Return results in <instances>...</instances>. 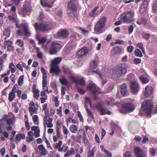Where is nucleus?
Here are the masks:
<instances>
[{
  "mask_svg": "<svg viewBox=\"0 0 157 157\" xmlns=\"http://www.w3.org/2000/svg\"><path fill=\"white\" fill-rule=\"evenodd\" d=\"M78 2L76 0H71L68 3L67 11L68 15L71 17H76L75 11L77 9Z\"/></svg>",
  "mask_w": 157,
  "mask_h": 157,
  "instance_id": "nucleus-1",
  "label": "nucleus"
},
{
  "mask_svg": "<svg viewBox=\"0 0 157 157\" xmlns=\"http://www.w3.org/2000/svg\"><path fill=\"white\" fill-rule=\"evenodd\" d=\"M135 13L133 11H125L121 16V20L124 23H129L134 21Z\"/></svg>",
  "mask_w": 157,
  "mask_h": 157,
  "instance_id": "nucleus-2",
  "label": "nucleus"
},
{
  "mask_svg": "<svg viewBox=\"0 0 157 157\" xmlns=\"http://www.w3.org/2000/svg\"><path fill=\"white\" fill-rule=\"evenodd\" d=\"M62 60V58L60 57L55 58L52 61V64L51 66L50 71V73H54L56 75H58L60 71V70L57 66Z\"/></svg>",
  "mask_w": 157,
  "mask_h": 157,
  "instance_id": "nucleus-3",
  "label": "nucleus"
},
{
  "mask_svg": "<svg viewBox=\"0 0 157 157\" xmlns=\"http://www.w3.org/2000/svg\"><path fill=\"white\" fill-rule=\"evenodd\" d=\"M36 30H40L42 31H45L50 30L51 28V24L48 23H42L39 25L36 23L34 25Z\"/></svg>",
  "mask_w": 157,
  "mask_h": 157,
  "instance_id": "nucleus-4",
  "label": "nucleus"
},
{
  "mask_svg": "<svg viewBox=\"0 0 157 157\" xmlns=\"http://www.w3.org/2000/svg\"><path fill=\"white\" fill-rule=\"evenodd\" d=\"M153 105L150 101L146 100L142 104L144 112L147 115L150 114L152 112Z\"/></svg>",
  "mask_w": 157,
  "mask_h": 157,
  "instance_id": "nucleus-5",
  "label": "nucleus"
},
{
  "mask_svg": "<svg viewBox=\"0 0 157 157\" xmlns=\"http://www.w3.org/2000/svg\"><path fill=\"white\" fill-rule=\"evenodd\" d=\"M87 88L89 90L94 94V97L95 99H97V97L95 94L101 93L102 92L101 90L98 87L96 86L95 84L93 83L88 84Z\"/></svg>",
  "mask_w": 157,
  "mask_h": 157,
  "instance_id": "nucleus-6",
  "label": "nucleus"
},
{
  "mask_svg": "<svg viewBox=\"0 0 157 157\" xmlns=\"http://www.w3.org/2000/svg\"><path fill=\"white\" fill-rule=\"evenodd\" d=\"M127 70L124 66L120 65L116 68L113 73L116 75L117 77H120L124 75L127 72Z\"/></svg>",
  "mask_w": 157,
  "mask_h": 157,
  "instance_id": "nucleus-7",
  "label": "nucleus"
},
{
  "mask_svg": "<svg viewBox=\"0 0 157 157\" xmlns=\"http://www.w3.org/2000/svg\"><path fill=\"white\" fill-rule=\"evenodd\" d=\"M106 17L103 16L97 23L95 25L94 29L95 31L99 32L104 27L105 25Z\"/></svg>",
  "mask_w": 157,
  "mask_h": 157,
  "instance_id": "nucleus-8",
  "label": "nucleus"
},
{
  "mask_svg": "<svg viewBox=\"0 0 157 157\" xmlns=\"http://www.w3.org/2000/svg\"><path fill=\"white\" fill-rule=\"evenodd\" d=\"M134 154L136 157H146L147 156L146 152L138 147H134Z\"/></svg>",
  "mask_w": 157,
  "mask_h": 157,
  "instance_id": "nucleus-9",
  "label": "nucleus"
},
{
  "mask_svg": "<svg viewBox=\"0 0 157 157\" xmlns=\"http://www.w3.org/2000/svg\"><path fill=\"white\" fill-rule=\"evenodd\" d=\"M61 45L59 43L56 42L52 43L49 53L51 55H53L56 54L57 52V50L61 48Z\"/></svg>",
  "mask_w": 157,
  "mask_h": 157,
  "instance_id": "nucleus-10",
  "label": "nucleus"
},
{
  "mask_svg": "<svg viewBox=\"0 0 157 157\" xmlns=\"http://www.w3.org/2000/svg\"><path fill=\"white\" fill-rule=\"evenodd\" d=\"M70 79L76 84L79 83L81 86H84L86 84L85 79L84 77L78 79L73 76H71Z\"/></svg>",
  "mask_w": 157,
  "mask_h": 157,
  "instance_id": "nucleus-11",
  "label": "nucleus"
},
{
  "mask_svg": "<svg viewBox=\"0 0 157 157\" xmlns=\"http://www.w3.org/2000/svg\"><path fill=\"white\" fill-rule=\"evenodd\" d=\"M30 106L29 107V110L30 114L32 115L34 113H37L38 106L37 105H35L33 102H31L29 104Z\"/></svg>",
  "mask_w": 157,
  "mask_h": 157,
  "instance_id": "nucleus-12",
  "label": "nucleus"
},
{
  "mask_svg": "<svg viewBox=\"0 0 157 157\" xmlns=\"http://www.w3.org/2000/svg\"><path fill=\"white\" fill-rule=\"evenodd\" d=\"M131 87L132 92L134 93H137L140 89V87L138 82L136 81L131 82Z\"/></svg>",
  "mask_w": 157,
  "mask_h": 157,
  "instance_id": "nucleus-13",
  "label": "nucleus"
},
{
  "mask_svg": "<svg viewBox=\"0 0 157 157\" xmlns=\"http://www.w3.org/2000/svg\"><path fill=\"white\" fill-rule=\"evenodd\" d=\"M58 36L59 39H63L66 38L69 35L68 31L66 30H60L58 33Z\"/></svg>",
  "mask_w": 157,
  "mask_h": 157,
  "instance_id": "nucleus-14",
  "label": "nucleus"
},
{
  "mask_svg": "<svg viewBox=\"0 0 157 157\" xmlns=\"http://www.w3.org/2000/svg\"><path fill=\"white\" fill-rule=\"evenodd\" d=\"M53 120L52 118L49 117L47 119V117H45L44 118V126L46 127V125L47 126V128H51L53 127V124L52 123Z\"/></svg>",
  "mask_w": 157,
  "mask_h": 157,
  "instance_id": "nucleus-15",
  "label": "nucleus"
},
{
  "mask_svg": "<svg viewBox=\"0 0 157 157\" xmlns=\"http://www.w3.org/2000/svg\"><path fill=\"white\" fill-rule=\"evenodd\" d=\"M32 10V7L28 2H25L21 10L25 13H27L30 12Z\"/></svg>",
  "mask_w": 157,
  "mask_h": 157,
  "instance_id": "nucleus-16",
  "label": "nucleus"
},
{
  "mask_svg": "<svg viewBox=\"0 0 157 157\" xmlns=\"http://www.w3.org/2000/svg\"><path fill=\"white\" fill-rule=\"evenodd\" d=\"M134 108V106L131 103H127L124 105V109L127 111L129 112L133 111Z\"/></svg>",
  "mask_w": 157,
  "mask_h": 157,
  "instance_id": "nucleus-17",
  "label": "nucleus"
},
{
  "mask_svg": "<svg viewBox=\"0 0 157 157\" xmlns=\"http://www.w3.org/2000/svg\"><path fill=\"white\" fill-rule=\"evenodd\" d=\"M153 89L152 86H147L145 88L144 94L145 97H147L149 96L153 92Z\"/></svg>",
  "mask_w": 157,
  "mask_h": 157,
  "instance_id": "nucleus-18",
  "label": "nucleus"
},
{
  "mask_svg": "<svg viewBox=\"0 0 157 157\" xmlns=\"http://www.w3.org/2000/svg\"><path fill=\"white\" fill-rule=\"evenodd\" d=\"M88 51L86 47H84L80 50L77 53L78 57L80 58L85 55L87 52Z\"/></svg>",
  "mask_w": 157,
  "mask_h": 157,
  "instance_id": "nucleus-19",
  "label": "nucleus"
},
{
  "mask_svg": "<svg viewBox=\"0 0 157 157\" xmlns=\"http://www.w3.org/2000/svg\"><path fill=\"white\" fill-rule=\"evenodd\" d=\"M38 148L39 149L40 153L41 155H45L47 154V151L43 144L39 145Z\"/></svg>",
  "mask_w": 157,
  "mask_h": 157,
  "instance_id": "nucleus-20",
  "label": "nucleus"
},
{
  "mask_svg": "<svg viewBox=\"0 0 157 157\" xmlns=\"http://www.w3.org/2000/svg\"><path fill=\"white\" fill-rule=\"evenodd\" d=\"M121 89V94L123 96H126L128 95V90L125 84L122 85Z\"/></svg>",
  "mask_w": 157,
  "mask_h": 157,
  "instance_id": "nucleus-21",
  "label": "nucleus"
},
{
  "mask_svg": "<svg viewBox=\"0 0 157 157\" xmlns=\"http://www.w3.org/2000/svg\"><path fill=\"white\" fill-rule=\"evenodd\" d=\"M31 129L34 132V136L36 137L40 136V130L38 126H33L31 127Z\"/></svg>",
  "mask_w": 157,
  "mask_h": 157,
  "instance_id": "nucleus-22",
  "label": "nucleus"
},
{
  "mask_svg": "<svg viewBox=\"0 0 157 157\" xmlns=\"http://www.w3.org/2000/svg\"><path fill=\"white\" fill-rule=\"evenodd\" d=\"M96 107L97 109L100 111L101 115H105L106 114V111L100 104L97 105Z\"/></svg>",
  "mask_w": 157,
  "mask_h": 157,
  "instance_id": "nucleus-23",
  "label": "nucleus"
},
{
  "mask_svg": "<svg viewBox=\"0 0 157 157\" xmlns=\"http://www.w3.org/2000/svg\"><path fill=\"white\" fill-rule=\"evenodd\" d=\"M147 1H145L144 2V4L141 6L140 10V12L141 13L143 14L146 13L147 7V5L145 4H147Z\"/></svg>",
  "mask_w": 157,
  "mask_h": 157,
  "instance_id": "nucleus-24",
  "label": "nucleus"
},
{
  "mask_svg": "<svg viewBox=\"0 0 157 157\" xmlns=\"http://www.w3.org/2000/svg\"><path fill=\"white\" fill-rule=\"evenodd\" d=\"M21 28L25 35L29 36L30 35V33L28 29V26L27 25L25 24L22 25Z\"/></svg>",
  "mask_w": 157,
  "mask_h": 157,
  "instance_id": "nucleus-25",
  "label": "nucleus"
},
{
  "mask_svg": "<svg viewBox=\"0 0 157 157\" xmlns=\"http://www.w3.org/2000/svg\"><path fill=\"white\" fill-rule=\"evenodd\" d=\"M75 150L73 148H71L70 150H68L67 153L64 155V157H68L70 155H73L75 154Z\"/></svg>",
  "mask_w": 157,
  "mask_h": 157,
  "instance_id": "nucleus-26",
  "label": "nucleus"
},
{
  "mask_svg": "<svg viewBox=\"0 0 157 157\" xmlns=\"http://www.w3.org/2000/svg\"><path fill=\"white\" fill-rule=\"evenodd\" d=\"M141 82L143 83H146L148 82L149 79L148 76L143 75L140 77Z\"/></svg>",
  "mask_w": 157,
  "mask_h": 157,
  "instance_id": "nucleus-27",
  "label": "nucleus"
},
{
  "mask_svg": "<svg viewBox=\"0 0 157 157\" xmlns=\"http://www.w3.org/2000/svg\"><path fill=\"white\" fill-rule=\"evenodd\" d=\"M136 23L140 25H146L147 23V21L146 19L142 17L138 20L137 21Z\"/></svg>",
  "mask_w": 157,
  "mask_h": 157,
  "instance_id": "nucleus-28",
  "label": "nucleus"
},
{
  "mask_svg": "<svg viewBox=\"0 0 157 157\" xmlns=\"http://www.w3.org/2000/svg\"><path fill=\"white\" fill-rule=\"evenodd\" d=\"M98 60H94L91 61L90 64V67L93 69L95 68L98 64Z\"/></svg>",
  "mask_w": 157,
  "mask_h": 157,
  "instance_id": "nucleus-29",
  "label": "nucleus"
},
{
  "mask_svg": "<svg viewBox=\"0 0 157 157\" xmlns=\"http://www.w3.org/2000/svg\"><path fill=\"white\" fill-rule=\"evenodd\" d=\"M69 130L72 133H75L78 131V128L76 125L72 124L70 126Z\"/></svg>",
  "mask_w": 157,
  "mask_h": 157,
  "instance_id": "nucleus-30",
  "label": "nucleus"
},
{
  "mask_svg": "<svg viewBox=\"0 0 157 157\" xmlns=\"http://www.w3.org/2000/svg\"><path fill=\"white\" fill-rule=\"evenodd\" d=\"M47 40V39L45 38H40L39 41V44H42V48L45 50H46L47 49V46L46 45H44L43 44Z\"/></svg>",
  "mask_w": 157,
  "mask_h": 157,
  "instance_id": "nucleus-31",
  "label": "nucleus"
},
{
  "mask_svg": "<svg viewBox=\"0 0 157 157\" xmlns=\"http://www.w3.org/2000/svg\"><path fill=\"white\" fill-rule=\"evenodd\" d=\"M12 42L10 40H5L3 43L4 48L6 49L8 46H10L11 45H12Z\"/></svg>",
  "mask_w": 157,
  "mask_h": 157,
  "instance_id": "nucleus-32",
  "label": "nucleus"
},
{
  "mask_svg": "<svg viewBox=\"0 0 157 157\" xmlns=\"http://www.w3.org/2000/svg\"><path fill=\"white\" fill-rule=\"evenodd\" d=\"M96 147H93L91 151H89V152L87 153V155H89L90 156L93 157L94 155V153L96 151Z\"/></svg>",
  "mask_w": 157,
  "mask_h": 157,
  "instance_id": "nucleus-33",
  "label": "nucleus"
},
{
  "mask_svg": "<svg viewBox=\"0 0 157 157\" xmlns=\"http://www.w3.org/2000/svg\"><path fill=\"white\" fill-rule=\"evenodd\" d=\"M9 68L10 69H11V73H13L15 72L16 71V67L13 63L12 62L10 63L9 66Z\"/></svg>",
  "mask_w": 157,
  "mask_h": 157,
  "instance_id": "nucleus-34",
  "label": "nucleus"
},
{
  "mask_svg": "<svg viewBox=\"0 0 157 157\" xmlns=\"http://www.w3.org/2000/svg\"><path fill=\"white\" fill-rule=\"evenodd\" d=\"M40 71L42 73V75H43V79H47V73L46 72V71L44 69L41 67L40 68Z\"/></svg>",
  "mask_w": 157,
  "mask_h": 157,
  "instance_id": "nucleus-35",
  "label": "nucleus"
},
{
  "mask_svg": "<svg viewBox=\"0 0 157 157\" xmlns=\"http://www.w3.org/2000/svg\"><path fill=\"white\" fill-rule=\"evenodd\" d=\"M15 94L13 92H10L9 94L8 100L10 101H12L14 98Z\"/></svg>",
  "mask_w": 157,
  "mask_h": 157,
  "instance_id": "nucleus-36",
  "label": "nucleus"
},
{
  "mask_svg": "<svg viewBox=\"0 0 157 157\" xmlns=\"http://www.w3.org/2000/svg\"><path fill=\"white\" fill-rule=\"evenodd\" d=\"M16 43L18 46L22 48L24 46V41L20 39L17 40Z\"/></svg>",
  "mask_w": 157,
  "mask_h": 157,
  "instance_id": "nucleus-37",
  "label": "nucleus"
},
{
  "mask_svg": "<svg viewBox=\"0 0 157 157\" xmlns=\"http://www.w3.org/2000/svg\"><path fill=\"white\" fill-rule=\"evenodd\" d=\"M25 136L24 134H19L16 135V139L20 141L21 139H23L25 138Z\"/></svg>",
  "mask_w": 157,
  "mask_h": 157,
  "instance_id": "nucleus-38",
  "label": "nucleus"
},
{
  "mask_svg": "<svg viewBox=\"0 0 157 157\" xmlns=\"http://www.w3.org/2000/svg\"><path fill=\"white\" fill-rule=\"evenodd\" d=\"M33 120L34 123L35 125H38L39 123L38 122V116L36 115H33Z\"/></svg>",
  "mask_w": 157,
  "mask_h": 157,
  "instance_id": "nucleus-39",
  "label": "nucleus"
},
{
  "mask_svg": "<svg viewBox=\"0 0 157 157\" xmlns=\"http://www.w3.org/2000/svg\"><path fill=\"white\" fill-rule=\"evenodd\" d=\"M136 46L141 50L144 54L145 53L144 48L143 47V44L142 43H140L137 44L136 45Z\"/></svg>",
  "mask_w": 157,
  "mask_h": 157,
  "instance_id": "nucleus-40",
  "label": "nucleus"
},
{
  "mask_svg": "<svg viewBox=\"0 0 157 157\" xmlns=\"http://www.w3.org/2000/svg\"><path fill=\"white\" fill-rule=\"evenodd\" d=\"M135 55L136 56L139 57H142L143 55L141 51L138 49H136L135 51Z\"/></svg>",
  "mask_w": 157,
  "mask_h": 157,
  "instance_id": "nucleus-41",
  "label": "nucleus"
},
{
  "mask_svg": "<svg viewBox=\"0 0 157 157\" xmlns=\"http://www.w3.org/2000/svg\"><path fill=\"white\" fill-rule=\"evenodd\" d=\"M10 29L7 28L4 31V35L8 37L10 35Z\"/></svg>",
  "mask_w": 157,
  "mask_h": 157,
  "instance_id": "nucleus-42",
  "label": "nucleus"
},
{
  "mask_svg": "<svg viewBox=\"0 0 157 157\" xmlns=\"http://www.w3.org/2000/svg\"><path fill=\"white\" fill-rule=\"evenodd\" d=\"M77 134L78 138L80 139L84 136V133L82 130H79L77 132Z\"/></svg>",
  "mask_w": 157,
  "mask_h": 157,
  "instance_id": "nucleus-43",
  "label": "nucleus"
},
{
  "mask_svg": "<svg viewBox=\"0 0 157 157\" xmlns=\"http://www.w3.org/2000/svg\"><path fill=\"white\" fill-rule=\"evenodd\" d=\"M7 57V55L6 54H4L2 56L0 57V63H4V60H5Z\"/></svg>",
  "mask_w": 157,
  "mask_h": 157,
  "instance_id": "nucleus-44",
  "label": "nucleus"
},
{
  "mask_svg": "<svg viewBox=\"0 0 157 157\" xmlns=\"http://www.w3.org/2000/svg\"><path fill=\"white\" fill-rule=\"evenodd\" d=\"M9 20L12 22H17V20L16 18L13 17L12 16H9L8 17Z\"/></svg>",
  "mask_w": 157,
  "mask_h": 157,
  "instance_id": "nucleus-45",
  "label": "nucleus"
},
{
  "mask_svg": "<svg viewBox=\"0 0 157 157\" xmlns=\"http://www.w3.org/2000/svg\"><path fill=\"white\" fill-rule=\"evenodd\" d=\"M33 91L34 92V97L35 98L38 99V97L39 95V90L38 89H37V90H35Z\"/></svg>",
  "mask_w": 157,
  "mask_h": 157,
  "instance_id": "nucleus-46",
  "label": "nucleus"
},
{
  "mask_svg": "<svg viewBox=\"0 0 157 157\" xmlns=\"http://www.w3.org/2000/svg\"><path fill=\"white\" fill-rule=\"evenodd\" d=\"M150 36V34L149 33H143L142 35V37L144 39L147 40H148L149 39Z\"/></svg>",
  "mask_w": 157,
  "mask_h": 157,
  "instance_id": "nucleus-47",
  "label": "nucleus"
},
{
  "mask_svg": "<svg viewBox=\"0 0 157 157\" xmlns=\"http://www.w3.org/2000/svg\"><path fill=\"white\" fill-rule=\"evenodd\" d=\"M60 127L59 126L57 125V128L56 129V132L57 133V136L58 138H60L61 136V132L60 130Z\"/></svg>",
  "mask_w": 157,
  "mask_h": 157,
  "instance_id": "nucleus-48",
  "label": "nucleus"
},
{
  "mask_svg": "<svg viewBox=\"0 0 157 157\" xmlns=\"http://www.w3.org/2000/svg\"><path fill=\"white\" fill-rule=\"evenodd\" d=\"M59 81L61 84L63 85H67V82L65 78L60 79Z\"/></svg>",
  "mask_w": 157,
  "mask_h": 157,
  "instance_id": "nucleus-49",
  "label": "nucleus"
},
{
  "mask_svg": "<svg viewBox=\"0 0 157 157\" xmlns=\"http://www.w3.org/2000/svg\"><path fill=\"white\" fill-rule=\"evenodd\" d=\"M123 157H133L129 151L126 152L123 154Z\"/></svg>",
  "mask_w": 157,
  "mask_h": 157,
  "instance_id": "nucleus-50",
  "label": "nucleus"
},
{
  "mask_svg": "<svg viewBox=\"0 0 157 157\" xmlns=\"http://www.w3.org/2000/svg\"><path fill=\"white\" fill-rule=\"evenodd\" d=\"M86 111L88 115L90 118H91L92 119H93V114L91 111L89 109H86Z\"/></svg>",
  "mask_w": 157,
  "mask_h": 157,
  "instance_id": "nucleus-51",
  "label": "nucleus"
},
{
  "mask_svg": "<svg viewBox=\"0 0 157 157\" xmlns=\"http://www.w3.org/2000/svg\"><path fill=\"white\" fill-rule=\"evenodd\" d=\"M97 9L98 8L97 7L94 8L90 13V15L91 16L94 17L96 16L97 15L95 13V12Z\"/></svg>",
  "mask_w": 157,
  "mask_h": 157,
  "instance_id": "nucleus-52",
  "label": "nucleus"
},
{
  "mask_svg": "<svg viewBox=\"0 0 157 157\" xmlns=\"http://www.w3.org/2000/svg\"><path fill=\"white\" fill-rule=\"evenodd\" d=\"M71 122L73 124H75L76 123V121L75 120L72 119L71 118L69 117L67 120V123H70Z\"/></svg>",
  "mask_w": 157,
  "mask_h": 157,
  "instance_id": "nucleus-53",
  "label": "nucleus"
},
{
  "mask_svg": "<svg viewBox=\"0 0 157 157\" xmlns=\"http://www.w3.org/2000/svg\"><path fill=\"white\" fill-rule=\"evenodd\" d=\"M24 76L23 75L21 76L19 78L18 81V84L19 86H21L22 84L23 81Z\"/></svg>",
  "mask_w": 157,
  "mask_h": 157,
  "instance_id": "nucleus-54",
  "label": "nucleus"
},
{
  "mask_svg": "<svg viewBox=\"0 0 157 157\" xmlns=\"http://www.w3.org/2000/svg\"><path fill=\"white\" fill-rule=\"evenodd\" d=\"M62 141L61 140H60L59 141L58 143H56L55 145V148L58 149L59 147H60L62 144Z\"/></svg>",
  "mask_w": 157,
  "mask_h": 157,
  "instance_id": "nucleus-55",
  "label": "nucleus"
},
{
  "mask_svg": "<svg viewBox=\"0 0 157 157\" xmlns=\"http://www.w3.org/2000/svg\"><path fill=\"white\" fill-rule=\"evenodd\" d=\"M63 131L64 134L65 135H67L69 132L68 129L65 126H63Z\"/></svg>",
  "mask_w": 157,
  "mask_h": 157,
  "instance_id": "nucleus-56",
  "label": "nucleus"
},
{
  "mask_svg": "<svg viewBox=\"0 0 157 157\" xmlns=\"http://www.w3.org/2000/svg\"><path fill=\"white\" fill-rule=\"evenodd\" d=\"M16 67L19 70L21 71L22 72L23 71V70L22 67V66H21V63H18L16 65Z\"/></svg>",
  "mask_w": 157,
  "mask_h": 157,
  "instance_id": "nucleus-57",
  "label": "nucleus"
},
{
  "mask_svg": "<svg viewBox=\"0 0 157 157\" xmlns=\"http://www.w3.org/2000/svg\"><path fill=\"white\" fill-rule=\"evenodd\" d=\"M134 49V47L132 46H129L127 48V50L128 52L130 53L132 52Z\"/></svg>",
  "mask_w": 157,
  "mask_h": 157,
  "instance_id": "nucleus-58",
  "label": "nucleus"
},
{
  "mask_svg": "<svg viewBox=\"0 0 157 157\" xmlns=\"http://www.w3.org/2000/svg\"><path fill=\"white\" fill-rule=\"evenodd\" d=\"M34 140V138L33 136H27L26 137V141L29 142L33 141Z\"/></svg>",
  "mask_w": 157,
  "mask_h": 157,
  "instance_id": "nucleus-59",
  "label": "nucleus"
},
{
  "mask_svg": "<svg viewBox=\"0 0 157 157\" xmlns=\"http://www.w3.org/2000/svg\"><path fill=\"white\" fill-rule=\"evenodd\" d=\"M7 124L8 125H10L13 124V118H9L7 121H6Z\"/></svg>",
  "mask_w": 157,
  "mask_h": 157,
  "instance_id": "nucleus-60",
  "label": "nucleus"
},
{
  "mask_svg": "<svg viewBox=\"0 0 157 157\" xmlns=\"http://www.w3.org/2000/svg\"><path fill=\"white\" fill-rule=\"evenodd\" d=\"M104 152L106 155H107L108 157H111L112 156V153L107 150H106V151H105Z\"/></svg>",
  "mask_w": 157,
  "mask_h": 157,
  "instance_id": "nucleus-61",
  "label": "nucleus"
},
{
  "mask_svg": "<svg viewBox=\"0 0 157 157\" xmlns=\"http://www.w3.org/2000/svg\"><path fill=\"white\" fill-rule=\"evenodd\" d=\"M25 124L26 129L27 130H29L30 129V126L29 125L28 120H27L25 122Z\"/></svg>",
  "mask_w": 157,
  "mask_h": 157,
  "instance_id": "nucleus-62",
  "label": "nucleus"
},
{
  "mask_svg": "<svg viewBox=\"0 0 157 157\" xmlns=\"http://www.w3.org/2000/svg\"><path fill=\"white\" fill-rule=\"evenodd\" d=\"M150 149L151 155L152 156H154L155 155V149L153 148H150Z\"/></svg>",
  "mask_w": 157,
  "mask_h": 157,
  "instance_id": "nucleus-63",
  "label": "nucleus"
},
{
  "mask_svg": "<svg viewBox=\"0 0 157 157\" xmlns=\"http://www.w3.org/2000/svg\"><path fill=\"white\" fill-rule=\"evenodd\" d=\"M43 54L40 51L37 52V56L39 59H41L43 56Z\"/></svg>",
  "mask_w": 157,
  "mask_h": 157,
  "instance_id": "nucleus-64",
  "label": "nucleus"
}]
</instances>
